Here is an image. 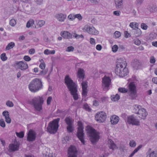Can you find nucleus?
I'll list each match as a JSON object with an SVG mask.
<instances>
[{
  "mask_svg": "<svg viewBox=\"0 0 157 157\" xmlns=\"http://www.w3.org/2000/svg\"><path fill=\"white\" fill-rule=\"evenodd\" d=\"M126 65L125 60L123 58H120L116 66L115 70L116 74L121 77L127 75L128 73V68L126 67Z\"/></svg>",
  "mask_w": 157,
  "mask_h": 157,
  "instance_id": "obj_1",
  "label": "nucleus"
},
{
  "mask_svg": "<svg viewBox=\"0 0 157 157\" xmlns=\"http://www.w3.org/2000/svg\"><path fill=\"white\" fill-rule=\"evenodd\" d=\"M65 82L68 88L70 91L71 94L73 96L74 99L75 100H78L79 97L77 93V85L68 76L65 78Z\"/></svg>",
  "mask_w": 157,
  "mask_h": 157,
  "instance_id": "obj_2",
  "label": "nucleus"
},
{
  "mask_svg": "<svg viewBox=\"0 0 157 157\" xmlns=\"http://www.w3.org/2000/svg\"><path fill=\"white\" fill-rule=\"evenodd\" d=\"M30 91L33 93L36 92L43 88V85L40 79L35 78L30 82L29 85Z\"/></svg>",
  "mask_w": 157,
  "mask_h": 157,
  "instance_id": "obj_3",
  "label": "nucleus"
},
{
  "mask_svg": "<svg viewBox=\"0 0 157 157\" xmlns=\"http://www.w3.org/2000/svg\"><path fill=\"white\" fill-rule=\"evenodd\" d=\"M86 130L87 134L90 137V140L92 143H95L98 141L100 138V133L99 132L89 126H87L86 127Z\"/></svg>",
  "mask_w": 157,
  "mask_h": 157,
  "instance_id": "obj_4",
  "label": "nucleus"
},
{
  "mask_svg": "<svg viewBox=\"0 0 157 157\" xmlns=\"http://www.w3.org/2000/svg\"><path fill=\"white\" fill-rule=\"evenodd\" d=\"M60 119L57 118L50 122L47 128V130L51 134L55 133L57 131L59 127V122Z\"/></svg>",
  "mask_w": 157,
  "mask_h": 157,
  "instance_id": "obj_5",
  "label": "nucleus"
},
{
  "mask_svg": "<svg viewBox=\"0 0 157 157\" xmlns=\"http://www.w3.org/2000/svg\"><path fill=\"white\" fill-rule=\"evenodd\" d=\"M111 75H105L102 79V87L104 90H108L111 85Z\"/></svg>",
  "mask_w": 157,
  "mask_h": 157,
  "instance_id": "obj_6",
  "label": "nucleus"
},
{
  "mask_svg": "<svg viewBox=\"0 0 157 157\" xmlns=\"http://www.w3.org/2000/svg\"><path fill=\"white\" fill-rule=\"evenodd\" d=\"M44 102L42 98L37 96L35 97L32 100V103L36 109L40 111L42 109V105Z\"/></svg>",
  "mask_w": 157,
  "mask_h": 157,
  "instance_id": "obj_7",
  "label": "nucleus"
},
{
  "mask_svg": "<svg viewBox=\"0 0 157 157\" xmlns=\"http://www.w3.org/2000/svg\"><path fill=\"white\" fill-rule=\"evenodd\" d=\"M77 136L79 140H80L82 144H85V141L84 140L83 130L84 127L82 122L80 121H78Z\"/></svg>",
  "mask_w": 157,
  "mask_h": 157,
  "instance_id": "obj_8",
  "label": "nucleus"
},
{
  "mask_svg": "<svg viewBox=\"0 0 157 157\" xmlns=\"http://www.w3.org/2000/svg\"><path fill=\"white\" fill-rule=\"evenodd\" d=\"M106 113L103 111L97 113L95 116V120L99 123L104 122L106 120Z\"/></svg>",
  "mask_w": 157,
  "mask_h": 157,
  "instance_id": "obj_9",
  "label": "nucleus"
},
{
  "mask_svg": "<svg viewBox=\"0 0 157 157\" xmlns=\"http://www.w3.org/2000/svg\"><path fill=\"white\" fill-rule=\"evenodd\" d=\"M126 122L129 124L138 126L140 124V121L136 117L130 115L127 117Z\"/></svg>",
  "mask_w": 157,
  "mask_h": 157,
  "instance_id": "obj_10",
  "label": "nucleus"
},
{
  "mask_svg": "<svg viewBox=\"0 0 157 157\" xmlns=\"http://www.w3.org/2000/svg\"><path fill=\"white\" fill-rule=\"evenodd\" d=\"M84 32H86L90 34L97 35L99 33L98 31L94 27H91L86 25H85L82 29Z\"/></svg>",
  "mask_w": 157,
  "mask_h": 157,
  "instance_id": "obj_11",
  "label": "nucleus"
},
{
  "mask_svg": "<svg viewBox=\"0 0 157 157\" xmlns=\"http://www.w3.org/2000/svg\"><path fill=\"white\" fill-rule=\"evenodd\" d=\"M14 66L16 68L22 71L25 70L28 68L27 64L26 62L23 61H15Z\"/></svg>",
  "mask_w": 157,
  "mask_h": 157,
  "instance_id": "obj_12",
  "label": "nucleus"
},
{
  "mask_svg": "<svg viewBox=\"0 0 157 157\" xmlns=\"http://www.w3.org/2000/svg\"><path fill=\"white\" fill-rule=\"evenodd\" d=\"M20 145V143L15 141L14 143L9 145L8 151L10 152L15 151L18 150Z\"/></svg>",
  "mask_w": 157,
  "mask_h": 157,
  "instance_id": "obj_13",
  "label": "nucleus"
},
{
  "mask_svg": "<svg viewBox=\"0 0 157 157\" xmlns=\"http://www.w3.org/2000/svg\"><path fill=\"white\" fill-rule=\"evenodd\" d=\"M54 17L58 21L60 22H64L67 18V15L62 13H56L54 15Z\"/></svg>",
  "mask_w": 157,
  "mask_h": 157,
  "instance_id": "obj_14",
  "label": "nucleus"
},
{
  "mask_svg": "<svg viewBox=\"0 0 157 157\" xmlns=\"http://www.w3.org/2000/svg\"><path fill=\"white\" fill-rule=\"evenodd\" d=\"M77 151L75 147L71 146L68 150V157H77Z\"/></svg>",
  "mask_w": 157,
  "mask_h": 157,
  "instance_id": "obj_15",
  "label": "nucleus"
},
{
  "mask_svg": "<svg viewBox=\"0 0 157 157\" xmlns=\"http://www.w3.org/2000/svg\"><path fill=\"white\" fill-rule=\"evenodd\" d=\"M36 132L32 130H30L28 134L27 140L29 141H33L35 140L36 138Z\"/></svg>",
  "mask_w": 157,
  "mask_h": 157,
  "instance_id": "obj_16",
  "label": "nucleus"
},
{
  "mask_svg": "<svg viewBox=\"0 0 157 157\" xmlns=\"http://www.w3.org/2000/svg\"><path fill=\"white\" fill-rule=\"evenodd\" d=\"M81 86L82 88V95L83 97H85L87 96L88 91L87 88L88 84L86 81H83L81 83Z\"/></svg>",
  "mask_w": 157,
  "mask_h": 157,
  "instance_id": "obj_17",
  "label": "nucleus"
},
{
  "mask_svg": "<svg viewBox=\"0 0 157 157\" xmlns=\"http://www.w3.org/2000/svg\"><path fill=\"white\" fill-rule=\"evenodd\" d=\"M131 65L134 69L136 70L140 69L142 67L141 63L136 59H135L132 60Z\"/></svg>",
  "mask_w": 157,
  "mask_h": 157,
  "instance_id": "obj_18",
  "label": "nucleus"
},
{
  "mask_svg": "<svg viewBox=\"0 0 157 157\" xmlns=\"http://www.w3.org/2000/svg\"><path fill=\"white\" fill-rule=\"evenodd\" d=\"M138 114L139 115V117L143 119H145L147 115V113L146 111V109L143 108H140Z\"/></svg>",
  "mask_w": 157,
  "mask_h": 157,
  "instance_id": "obj_19",
  "label": "nucleus"
},
{
  "mask_svg": "<svg viewBox=\"0 0 157 157\" xmlns=\"http://www.w3.org/2000/svg\"><path fill=\"white\" fill-rule=\"evenodd\" d=\"M3 116L5 117V121L8 124L11 122V120L10 117L9 113L7 111H4L2 113Z\"/></svg>",
  "mask_w": 157,
  "mask_h": 157,
  "instance_id": "obj_20",
  "label": "nucleus"
},
{
  "mask_svg": "<svg viewBox=\"0 0 157 157\" xmlns=\"http://www.w3.org/2000/svg\"><path fill=\"white\" fill-rule=\"evenodd\" d=\"M128 88L131 95H135L136 93V87L135 83L133 82L130 83L128 85Z\"/></svg>",
  "mask_w": 157,
  "mask_h": 157,
  "instance_id": "obj_21",
  "label": "nucleus"
},
{
  "mask_svg": "<svg viewBox=\"0 0 157 157\" xmlns=\"http://www.w3.org/2000/svg\"><path fill=\"white\" fill-rule=\"evenodd\" d=\"M61 36L63 38L67 39H71L72 38V35L67 31H63L60 33Z\"/></svg>",
  "mask_w": 157,
  "mask_h": 157,
  "instance_id": "obj_22",
  "label": "nucleus"
},
{
  "mask_svg": "<svg viewBox=\"0 0 157 157\" xmlns=\"http://www.w3.org/2000/svg\"><path fill=\"white\" fill-rule=\"evenodd\" d=\"M85 75L84 71L83 69L81 68L78 69L77 73V76L78 78L82 80L84 78Z\"/></svg>",
  "mask_w": 157,
  "mask_h": 157,
  "instance_id": "obj_23",
  "label": "nucleus"
},
{
  "mask_svg": "<svg viewBox=\"0 0 157 157\" xmlns=\"http://www.w3.org/2000/svg\"><path fill=\"white\" fill-rule=\"evenodd\" d=\"M119 117L115 115L112 116L110 117V122L113 125L117 124L119 122Z\"/></svg>",
  "mask_w": 157,
  "mask_h": 157,
  "instance_id": "obj_24",
  "label": "nucleus"
},
{
  "mask_svg": "<svg viewBox=\"0 0 157 157\" xmlns=\"http://www.w3.org/2000/svg\"><path fill=\"white\" fill-rule=\"evenodd\" d=\"M157 34L155 33H151L147 37L146 40L148 42H151L153 40L156 39Z\"/></svg>",
  "mask_w": 157,
  "mask_h": 157,
  "instance_id": "obj_25",
  "label": "nucleus"
},
{
  "mask_svg": "<svg viewBox=\"0 0 157 157\" xmlns=\"http://www.w3.org/2000/svg\"><path fill=\"white\" fill-rule=\"evenodd\" d=\"M36 25L35 26V28H38L44 26L45 24V21L43 20H38L36 21Z\"/></svg>",
  "mask_w": 157,
  "mask_h": 157,
  "instance_id": "obj_26",
  "label": "nucleus"
},
{
  "mask_svg": "<svg viewBox=\"0 0 157 157\" xmlns=\"http://www.w3.org/2000/svg\"><path fill=\"white\" fill-rule=\"evenodd\" d=\"M109 147L110 149L113 150L117 149L118 148V147L116 144H115L114 142L111 140H109Z\"/></svg>",
  "mask_w": 157,
  "mask_h": 157,
  "instance_id": "obj_27",
  "label": "nucleus"
},
{
  "mask_svg": "<svg viewBox=\"0 0 157 157\" xmlns=\"http://www.w3.org/2000/svg\"><path fill=\"white\" fill-rule=\"evenodd\" d=\"M123 0H114L115 6L117 9H121L123 7Z\"/></svg>",
  "mask_w": 157,
  "mask_h": 157,
  "instance_id": "obj_28",
  "label": "nucleus"
},
{
  "mask_svg": "<svg viewBox=\"0 0 157 157\" xmlns=\"http://www.w3.org/2000/svg\"><path fill=\"white\" fill-rule=\"evenodd\" d=\"M147 9L152 12H156L157 10V8L155 5H151L148 6Z\"/></svg>",
  "mask_w": 157,
  "mask_h": 157,
  "instance_id": "obj_29",
  "label": "nucleus"
},
{
  "mask_svg": "<svg viewBox=\"0 0 157 157\" xmlns=\"http://www.w3.org/2000/svg\"><path fill=\"white\" fill-rule=\"evenodd\" d=\"M142 107L140 105H134L133 106V112L135 113H138L139 110Z\"/></svg>",
  "mask_w": 157,
  "mask_h": 157,
  "instance_id": "obj_30",
  "label": "nucleus"
},
{
  "mask_svg": "<svg viewBox=\"0 0 157 157\" xmlns=\"http://www.w3.org/2000/svg\"><path fill=\"white\" fill-rule=\"evenodd\" d=\"M34 21L32 19H30L27 22L26 24V27L28 28H29L30 27H33L34 28Z\"/></svg>",
  "mask_w": 157,
  "mask_h": 157,
  "instance_id": "obj_31",
  "label": "nucleus"
},
{
  "mask_svg": "<svg viewBox=\"0 0 157 157\" xmlns=\"http://www.w3.org/2000/svg\"><path fill=\"white\" fill-rule=\"evenodd\" d=\"M65 121L67 125L73 124V120L71 117H66Z\"/></svg>",
  "mask_w": 157,
  "mask_h": 157,
  "instance_id": "obj_32",
  "label": "nucleus"
},
{
  "mask_svg": "<svg viewBox=\"0 0 157 157\" xmlns=\"http://www.w3.org/2000/svg\"><path fill=\"white\" fill-rule=\"evenodd\" d=\"M139 25V24L135 22H131L129 24V26L133 29H135L136 28H138Z\"/></svg>",
  "mask_w": 157,
  "mask_h": 157,
  "instance_id": "obj_33",
  "label": "nucleus"
},
{
  "mask_svg": "<svg viewBox=\"0 0 157 157\" xmlns=\"http://www.w3.org/2000/svg\"><path fill=\"white\" fill-rule=\"evenodd\" d=\"M15 45V43L13 42L9 43L6 48V50H8L12 48Z\"/></svg>",
  "mask_w": 157,
  "mask_h": 157,
  "instance_id": "obj_34",
  "label": "nucleus"
},
{
  "mask_svg": "<svg viewBox=\"0 0 157 157\" xmlns=\"http://www.w3.org/2000/svg\"><path fill=\"white\" fill-rule=\"evenodd\" d=\"M55 53V51L54 50H50L48 49H45L44 51V53L46 55L49 54H54Z\"/></svg>",
  "mask_w": 157,
  "mask_h": 157,
  "instance_id": "obj_35",
  "label": "nucleus"
},
{
  "mask_svg": "<svg viewBox=\"0 0 157 157\" xmlns=\"http://www.w3.org/2000/svg\"><path fill=\"white\" fill-rule=\"evenodd\" d=\"M120 99L119 95L117 94L115 95H113L111 96V99L113 101H116Z\"/></svg>",
  "mask_w": 157,
  "mask_h": 157,
  "instance_id": "obj_36",
  "label": "nucleus"
},
{
  "mask_svg": "<svg viewBox=\"0 0 157 157\" xmlns=\"http://www.w3.org/2000/svg\"><path fill=\"white\" fill-rule=\"evenodd\" d=\"M67 131L69 133L72 132L74 130L73 124L67 125Z\"/></svg>",
  "mask_w": 157,
  "mask_h": 157,
  "instance_id": "obj_37",
  "label": "nucleus"
},
{
  "mask_svg": "<svg viewBox=\"0 0 157 157\" xmlns=\"http://www.w3.org/2000/svg\"><path fill=\"white\" fill-rule=\"evenodd\" d=\"M68 19L71 21H73L75 19V14L74 13H71L68 15Z\"/></svg>",
  "mask_w": 157,
  "mask_h": 157,
  "instance_id": "obj_38",
  "label": "nucleus"
},
{
  "mask_svg": "<svg viewBox=\"0 0 157 157\" xmlns=\"http://www.w3.org/2000/svg\"><path fill=\"white\" fill-rule=\"evenodd\" d=\"M129 145L131 147H135L136 145V143L134 140H132L130 141Z\"/></svg>",
  "mask_w": 157,
  "mask_h": 157,
  "instance_id": "obj_39",
  "label": "nucleus"
},
{
  "mask_svg": "<svg viewBox=\"0 0 157 157\" xmlns=\"http://www.w3.org/2000/svg\"><path fill=\"white\" fill-rule=\"evenodd\" d=\"M6 105L7 106L10 107H13L14 106L13 102L10 100H8L6 101Z\"/></svg>",
  "mask_w": 157,
  "mask_h": 157,
  "instance_id": "obj_40",
  "label": "nucleus"
},
{
  "mask_svg": "<svg viewBox=\"0 0 157 157\" xmlns=\"http://www.w3.org/2000/svg\"><path fill=\"white\" fill-rule=\"evenodd\" d=\"M16 135L17 136L20 138H23L24 136V133L23 132H16Z\"/></svg>",
  "mask_w": 157,
  "mask_h": 157,
  "instance_id": "obj_41",
  "label": "nucleus"
},
{
  "mask_svg": "<svg viewBox=\"0 0 157 157\" xmlns=\"http://www.w3.org/2000/svg\"><path fill=\"white\" fill-rule=\"evenodd\" d=\"M0 57L1 60L3 61L6 60L7 59V58L6 56V54L5 53L2 54L1 55Z\"/></svg>",
  "mask_w": 157,
  "mask_h": 157,
  "instance_id": "obj_42",
  "label": "nucleus"
},
{
  "mask_svg": "<svg viewBox=\"0 0 157 157\" xmlns=\"http://www.w3.org/2000/svg\"><path fill=\"white\" fill-rule=\"evenodd\" d=\"M141 33L142 32L140 29L137 28L135 33V35L136 36H139L141 34Z\"/></svg>",
  "mask_w": 157,
  "mask_h": 157,
  "instance_id": "obj_43",
  "label": "nucleus"
},
{
  "mask_svg": "<svg viewBox=\"0 0 157 157\" xmlns=\"http://www.w3.org/2000/svg\"><path fill=\"white\" fill-rule=\"evenodd\" d=\"M10 25L12 26H14L16 23V21L14 19H11L10 21Z\"/></svg>",
  "mask_w": 157,
  "mask_h": 157,
  "instance_id": "obj_44",
  "label": "nucleus"
},
{
  "mask_svg": "<svg viewBox=\"0 0 157 157\" xmlns=\"http://www.w3.org/2000/svg\"><path fill=\"white\" fill-rule=\"evenodd\" d=\"M118 91L121 93H125L127 92L128 90L124 88L121 87L118 88Z\"/></svg>",
  "mask_w": 157,
  "mask_h": 157,
  "instance_id": "obj_45",
  "label": "nucleus"
},
{
  "mask_svg": "<svg viewBox=\"0 0 157 157\" xmlns=\"http://www.w3.org/2000/svg\"><path fill=\"white\" fill-rule=\"evenodd\" d=\"M118 49V47L117 45L115 44L112 47V51L113 52H116Z\"/></svg>",
  "mask_w": 157,
  "mask_h": 157,
  "instance_id": "obj_46",
  "label": "nucleus"
},
{
  "mask_svg": "<svg viewBox=\"0 0 157 157\" xmlns=\"http://www.w3.org/2000/svg\"><path fill=\"white\" fill-rule=\"evenodd\" d=\"M77 18L79 21H81L82 19V17L80 13L75 14V19Z\"/></svg>",
  "mask_w": 157,
  "mask_h": 157,
  "instance_id": "obj_47",
  "label": "nucleus"
},
{
  "mask_svg": "<svg viewBox=\"0 0 157 157\" xmlns=\"http://www.w3.org/2000/svg\"><path fill=\"white\" fill-rule=\"evenodd\" d=\"M0 125L2 128H4L6 126L5 122L3 119H0Z\"/></svg>",
  "mask_w": 157,
  "mask_h": 157,
  "instance_id": "obj_48",
  "label": "nucleus"
},
{
  "mask_svg": "<svg viewBox=\"0 0 157 157\" xmlns=\"http://www.w3.org/2000/svg\"><path fill=\"white\" fill-rule=\"evenodd\" d=\"M121 35V33L118 31H115L114 33V36L116 38L119 37Z\"/></svg>",
  "mask_w": 157,
  "mask_h": 157,
  "instance_id": "obj_49",
  "label": "nucleus"
},
{
  "mask_svg": "<svg viewBox=\"0 0 157 157\" xmlns=\"http://www.w3.org/2000/svg\"><path fill=\"white\" fill-rule=\"evenodd\" d=\"M74 48L72 46H70L67 47L66 49V51L70 52H73L74 50Z\"/></svg>",
  "mask_w": 157,
  "mask_h": 157,
  "instance_id": "obj_50",
  "label": "nucleus"
},
{
  "mask_svg": "<svg viewBox=\"0 0 157 157\" xmlns=\"http://www.w3.org/2000/svg\"><path fill=\"white\" fill-rule=\"evenodd\" d=\"M90 43L92 45H95L96 44L95 40L93 38H90Z\"/></svg>",
  "mask_w": 157,
  "mask_h": 157,
  "instance_id": "obj_51",
  "label": "nucleus"
},
{
  "mask_svg": "<svg viewBox=\"0 0 157 157\" xmlns=\"http://www.w3.org/2000/svg\"><path fill=\"white\" fill-rule=\"evenodd\" d=\"M141 27L143 29L146 30L148 28V26L145 24L142 23L141 25Z\"/></svg>",
  "mask_w": 157,
  "mask_h": 157,
  "instance_id": "obj_52",
  "label": "nucleus"
},
{
  "mask_svg": "<svg viewBox=\"0 0 157 157\" xmlns=\"http://www.w3.org/2000/svg\"><path fill=\"white\" fill-rule=\"evenodd\" d=\"M23 59L26 61H29L31 60V58L28 56H24Z\"/></svg>",
  "mask_w": 157,
  "mask_h": 157,
  "instance_id": "obj_53",
  "label": "nucleus"
},
{
  "mask_svg": "<svg viewBox=\"0 0 157 157\" xmlns=\"http://www.w3.org/2000/svg\"><path fill=\"white\" fill-rule=\"evenodd\" d=\"M94 4L97 5L98 3L100 0H88Z\"/></svg>",
  "mask_w": 157,
  "mask_h": 157,
  "instance_id": "obj_54",
  "label": "nucleus"
},
{
  "mask_svg": "<svg viewBox=\"0 0 157 157\" xmlns=\"http://www.w3.org/2000/svg\"><path fill=\"white\" fill-rule=\"evenodd\" d=\"M39 67L41 69L44 70L45 67V64L44 62L41 63L39 65Z\"/></svg>",
  "mask_w": 157,
  "mask_h": 157,
  "instance_id": "obj_55",
  "label": "nucleus"
},
{
  "mask_svg": "<svg viewBox=\"0 0 157 157\" xmlns=\"http://www.w3.org/2000/svg\"><path fill=\"white\" fill-rule=\"evenodd\" d=\"M155 62V59L154 56H151L150 57V62L151 63L153 64Z\"/></svg>",
  "mask_w": 157,
  "mask_h": 157,
  "instance_id": "obj_56",
  "label": "nucleus"
},
{
  "mask_svg": "<svg viewBox=\"0 0 157 157\" xmlns=\"http://www.w3.org/2000/svg\"><path fill=\"white\" fill-rule=\"evenodd\" d=\"M35 52V51L34 48H31L29 51V53L30 55H33Z\"/></svg>",
  "mask_w": 157,
  "mask_h": 157,
  "instance_id": "obj_57",
  "label": "nucleus"
},
{
  "mask_svg": "<svg viewBox=\"0 0 157 157\" xmlns=\"http://www.w3.org/2000/svg\"><path fill=\"white\" fill-rule=\"evenodd\" d=\"M149 157H157V153L153 151L150 154Z\"/></svg>",
  "mask_w": 157,
  "mask_h": 157,
  "instance_id": "obj_58",
  "label": "nucleus"
},
{
  "mask_svg": "<svg viewBox=\"0 0 157 157\" xmlns=\"http://www.w3.org/2000/svg\"><path fill=\"white\" fill-rule=\"evenodd\" d=\"M113 14L117 16H119L121 13L120 11L116 10L113 12Z\"/></svg>",
  "mask_w": 157,
  "mask_h": 157,
  "instance_id": "obj_59",
  "label": "nucleus"
},
{
  "mask_svg": "<svg viewBox=\"0 0 157 157\" xmlns=\"http://www.w3.org/2000/svg\"><path fill=\"white\" fill-rule=\"evenodd\" d=\"M52 99V98L51 97H49L47 99V104L48 105H50Z\"/></svg>",
  "mask_w": 157,
  "mask_h": 157,
  "instance_id": "obj_60",
  "label": "nucleus"
},
{
  "mask_svg": "<svg viewBox=\"0 0 157 157\" xmlns=\"http://www.w3.org/2000/svg\"><path fill=\"white\" fill-rule=\"evenodd\" d=\"M47 73V71L46 70H43L40 72L38 74L39 75H46Z\"/></svg>",
  "mask_w": 157,
  "mask_h": 157,
  "instance_id": "obj_61",
  "label": "nucleus"
},
{
  "mask_svg": "<svg viewBox=\"0 0 157 157\" xmlns=\"http://www.w3.org/2000/svg\"><path fill=\"white\" fill-rule=\"evenodd\" d=\"M134 44L137 45H140L141 44L140 41L139 40H134Z\"/></svg>",
  "mask_w": 157,
  "mask_h": 157,
  "instance_id": "obj_62",
  "label": "nucleus"
},
{
  "mask_svg": "<svg viewBox=\"0 0 157 157\" xmlns=\"http://www.w3.org/2000/svg\"><path fill=\"white\" fill-rule=\"evenodd\" d=\"M137 152V151L135 149L128 157H132Z\"/></svg>",
  "mask_w": 157,
  "mask_h": 157,
  "instance_id": "obj_63",
  "label": "nucleus"
},
{
  "mask_svg": "<svg viewBox=\"0 0 157 157\" xmlns=\"http://www.w3.org/2000/svg\"><path fill=\"white\" fill-rule=\"evenodd\" d=\"M152 81L154 83L157 84V77L153 78Z\"/></svg>",
  "mask_w": 157,
  "mask_h": 157,
  "instance_id": "obj_64",
  "label": "nucleus"
}]
</instances>
